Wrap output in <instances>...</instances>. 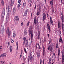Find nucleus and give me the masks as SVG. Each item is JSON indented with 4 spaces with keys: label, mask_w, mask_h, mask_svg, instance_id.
<instances>
[{
    "label": "nucleus",
    "mask_w": 64,
    "mask_h": 64,
    "mask_svg": "<svg viewBox=\"0 0 64 64\" xmlns=\"http://www.w3.org/2000/svg\"><path fill=\"white\" fill-rule=\"evenodd\" d=\"M33 27L32 26H31L29 27V29L28 30L29 34V35H30L31 34V43H33V41L32 40L33 38Z\"/></svg>",
    "instance_id": "nucleus-1"
},
{
    "label": "nucleus",
    "mask_w": 64,
    "mask_h": 64,
    "mask_svg": "<svg viewBox=\"0 0 64 64\" xmlns=\"http://www.w3.org/2000/svg\"><path fill=\"white\" fill-rule=\"evenodd\" d=\"M40 4H41V2H40V4H38L39 7L38 8V11L36 13V15L37 16H38L41 13V6H40Z\"/></svg>",
    "instance_id": "nucleus-2"
},
{
    "label": "nucleus",
    "mask_w": 64,
    "mask_h": 64,
    "mask_svg": "<svg viewBox=\"0 0 64 64\" xmlns=\"http://www.w3.org/2000/svg\"><path fill=\"white\" fill-rule=\"evenodd\" d=\"M62 26H64V15H62L61 17Z\"/></svg>",
    "instance_id": "nucleus-3"
},
{
    "label": "nucleus",
    "mask_w": 64,
    "mask_h": 64,
    "mask_svg": "<svg viewBox=\"0 0 64 64\" xmlns=\"http://www.w3.org/2000/svg\"><path fill=\"white\" fill-rule=\"evenodd\" d=\"M4 32V26L2 25L0 28V34H3Z\"/></svg>",
    "instance_id": "nucleus-4"
},
{
    "label": "nucleus",
    "mask_w": 64,
    "mask_h": 64,
    "mask_svg": "<svg viewBox=\"0 0 64 64\" xmlns=\"http://www.w3.org/2000/svg\"><path fill=\"white\" fill-rule=\"evenodd\" d=\"M5 8H4L1 16V17L3 18H4V15H5Z\"/></svg>",
    "instance_id": "nucleus-5"
},
{
    "label": "nucleus",
    "mask_w": 64,
    "mask_h": 64,
    "mask_svg": "<svg viewBox=\"0 0 64 64\" xmlns=\"http://www.w3.org/2000/svg\"><path fill=\"white\" fill-rule=\"evenodd\" d=\"M64 47L63 48L62 52V62H64Z\"/></svg>",
    "instance_id": "nucleus-6"
},
{
    "label": "nucleus",
    "mask_w": 64,
    "mask_h": 64,
    "mask_svg": "<svg viewBox=\"0 0 64 64\" xmlns=\"http://www.w3.org/2000/svg\"><path fill=\"white\" fill-rule=\"evenodd\" d=\"M7 28L8 29L6 30V33H8V37H9V36H10V35L11 34V32H10L9 31V28L8 27Z\"/></svg>",
    "instance_id": "nucleus-7"
},
{
    "label": "nucleus",
    "mask_w": 64,
    "mask_h": 64,
    "mask_svg": "<svg viewBox=\"0 0 64 64\" xmlns=\"http://www.w3.org/2000/svg\"><path fill=\"white\" fill-rule=\"evenodd\" d=\"M36 54L38 57H40V51L38 50L37 51V52H36Z\"/></svg>",
    "instance_id": "nucleus-8"
},
{
    "label": "nucleus",
    "mask_w": 64,
    "mask_h": 64,
    "mask_svg": "<svg viewBox=\"0 0 64 64\" xmlns=\"http://www.w3.org/2000/svg\"><path fill=\"white\" fill-rule=\"evenodd\" d=\"M38 37L37 39L38 40H40V30H38V32L37 34Z\"/></svg>",
    "instance_id": "nucleus-9"
},
{
    "label": "nucleus",
    "mask_w": 64,
    "mask_h": 64,
    "mask_svg": "<svg viewBox=\"0 0 64 64\" xmlns=\"http://www.w3.org/2000/svg\"><path fill=\"white\" fill-rule=\"evenodd\" d=\"M58 29H60L61 28V22L60 21H58Z\"/></svg>",
    "instance_id": "nucleus-10"
},
{
    "label": "nucleus",
    "mask_w": 64,
    "mask_h": 64,
    "mask_svg": "<svg viewBox=\"0 0 64 64\" xmlns=\"http://www.w3.org/2000/svg\"><path fill=\"white\" fill-rule=\"evenodd\" d=\"M53 0H52L51 1H50V4H51L52 3V9H53Z\"/></svg>",
    "instance_id": "nucleus-11"
},
{
    "label": "nucleus",
    "mask_w": 64,
    "mask_h": 64,
    "mask_svg": "<svg viewBox=\"0 0 64 64\" xmlns=\"http://www.w3.org/2000/svg\"><path fill=\"white\" fill-rule=\"evenodd\" d=\"M47 27L48 29L49 30L50 33V32L51 31V29H50L51 28H50V26L49 24H47Z\"/></svg>",
    "instance_id": "nucleus-12"
},
{
    "label": "nucleus",
    "mask_w": 64,
    "mask_h": 64,
    "mask_svg": "<svg viewBox=\"0 0 64 64\" xmlns=\"http://www.w3.org/2000/svg\"><path fill=\"white\" fill-rule=\"evenodd\" d=\"M36 22H37V19L36 18V17H35L34 18V23L35 25H36Z\"/></svg>",
    "instance_id": "nucleus-13"
},
{
    "label": "nucleus",
    "mask_w": 64,
    "mask_h": 64,
    "mask_svg": "<svg viewBox=\"0 0 64 64\" xmlns=\"http://www.w3.org/2000/svg\"><path fill=\"white\" fill-rule=\"evenodd\" d=\"M29 45L28 44V40H26V41L25 44L26 47H28Z\"/></svg>",
    "instance_id": "nucleus-14"
},
{
    "label": "nucleus",
    "mask_w": 64,
    "mask_h": 64,
    "mask_svg": "<svg viewBox=\"0 0 64 64\" xmlns=\"http://www.w3.org/2000/svg\"><path fill=\"white\" fill-rule=\"evenodd\" d=\"M14 18L15 20L16 21L19 20V18L18 17V16H14Z\"/></svg>",
    "instance_id": "nucleus-15"
},
{
    "label": "nucleus",
    "mask_w": 64,
    "mask_h": 64,
    "mask_svg": "<svg viewBox=\"0 0 64 64\" xmlns=\"http://www.w3.org/2000/svg\"><path fill=\"white\" fill-rule=\"evenodd\" d=\"M58 58H59V56H60V50H58Z\"/></svg>",
    "instance_id": "nucleus-16"
},
{
    "label": "nucleus",
    "mask_w": 64,
    "mask_h": 64,
    "mask_svg": "<svg viewBox=\"0 0 64 64\" xmlns=\"http://www.w3.org/2000/svg\"><path fill=\"white\" fill-rule=\"evenodd\" d=\"M16 9L15 8H13V13L14 15H15V13H16Z\"/></svg>",
    "instance_id": "nucleus-17"
},
{
    "label": "nucleus",
    "mask_w": 64,
    "mask_h": 64,
    "mask_svg": "<svg viewBox=\"0 0 64 64\" xmlns=\"http://www.w3.org/2000/svg\"><path fill=\"white\" fill-rule=\"evenodd\" d=\"M14 1V0H12L11 4H10L11 6H12L13 5Z\"/></svg>",
    "instance_id": "nucleus-18"
},
{
    "label": "nucleus",
    "mask_w": 64,
    "mask_h": 64,
    "mask_svg": "<svg viewBox=\"0 0 64 64\" xmlns=\"http://www.w3.org/2000/svg\"><path fill=\"white\" fill-rule=\"evenodd\" d=\"M51 60H52V59H51V58H50L49 59V60L48 62V64H51Z\"/></svg>",
    "instance_id": "nucleus-19"
},
{
    "label": "nucleus",
    "mask_w": 64,
    "mask_h": 64,
    "mask_svg": "<svg viewBox=\"0 0 64 64\" xmlns=\"http://www.w3.org/2000/svg\"><path fill=\"white\" fill-rule=\"evenodd\" d=\"M24 36H25V35H26V34H27V30H24Z\"/></svg>",
    "instance_id": "nucleus-20"
},
{
    "label": "nucleus",
    "mask_w": 64,
    "mask_h": 64,
    "mask_svg": "<svg viewBox=\"0 0 64 64\" xmlns=\"http://www.w3.org/2000/svg\"><path fill=\"white\" fill-rule=\"evenodd\" d=\"M62 30L64 31V33H63V34L64 36V26H62Z\"/></svg>",
    "instance_id": "nucleus-21"
},
{
    "label": "nucleus",
    "mask_w": 64,
    "mask_h": 64,
    "mask_svg": "<svg viewBox=\"0 0 64 64\" xmlns=\"http://www.w3.org/2000/svg\"><path fill=\"white\" fill-rule=\"evenodd\" d=\"M1 2L2 4V6H4V1H3V0H1Z\"/></svg>",
    "instance_id": "nucleus-22"
},
{
    "label": "nucleus",
    "mask_w": 64,
    "mask_h": 64,
    "mask_svg": "<svg viewBox=\"0 0 64 64\" xmlns=\"http://www.w3.org/2000/svg\"><path fill=\"white\" fill-rule=\"evenodd\" d=\"M46 16H42V19H43V21H45L46 20Z\"/></svg>",
    "instance_id": "nucleus-23"
},
{
    "label": "nucleus",
    "mask_w": 64,
    "mask_h": 64,
    "mask_svg": "<svg viewBox=\"0 0 64 64\" xmlns=\"http://www.w3.org/2000/svg\"><path fill=\"white\" fill-rule=\"evenodd\" d=\"M53 20H50V25H53Z\"/></svg>",
    "instance_id": "nucleus-24"
},
{
    "label": "nucleus",
    "mask_w": 64,
    "mask_h": 64,
    "mask_svg": "<svg viewBox=\"0 0 64 64\" xmlns=\"http://www.w3.org/2000/svg\"><path fill=\"white\" fill-rule=\"evenodd\" d=\"M10 52H12V46H10Z\"/></svg>",
    "instance_id": "nucleus-25"
},
{
    "label": "nucleus",
    "mask_w": 64,
    "mask_h": 64,
    "mask_svg": "<svg viewBox=\"0 0 64 64\" xmlns=\"http://www.w3.org/2000/svg\"><path fill=\"white\" fill-rule=\"evenodd\" d=\"M26 2H25V0H24V2L23 3V6L24 7H25L26 6Z\"/></svg>",
    "instance_id": "nucleus-26"
},
{
    "label": "nucleus",
    "mask_w": 64,
    "mask_h": 64,
    "mask_svg": "<svg viewBox=\"0 0 64 64\" xmlns=\"http://www.w3.org/2000/svg\"><path fill=\"white\" fill-rule=\"evenodd\" d=\"M62 41H63L62 40V38H60V39L59 40V42H60V43H61Z\"/></svg>",
    "instance_id": "nucleus-27"
},
{
    "label": "nucleus",
    "mask_w": 64,
    "mask_h": 64,
    "mask_svg": "<svg viewBox=\"0 0 64 64\" xmlns=\"http://www.w3.org/2000/svg\"><path fill=\"white\" fill-rule=\"evenodd\" d=\"M59 33H60V38H61V31H59L58 32Z\"/></svg>",
    "instance_id": "nucleus-28"
},
{
    "label": "nucleus",
    "mask_w": 64,
    "mask_h": 64,
    "mask_svg": "<svg viewBox=\"0 0 64 64\" xmlns=\"http://www.w3.org/2000/svg\"><path fill=\"white\" fill-rule=\"evenodd\" d=\"M59 46V44L58 43H56V49H58V48H59V47L58 46Z\"/></svg>",
    "instance_id": "nucleus-29"
},
{
    "label": "nucleus",
    "mask_w": 64,
    "mask_h": 64,
    "mask_svg": "<svg viewBox=\"0 0 64 64\" xmlns=\"http://www.w3.org/2000/svg\"><path fill=\"white\" fill-rule=\"evenodd\" d=\"M28 12V9H27V8H26L24 12L27 13Z\"/></svg>",
    "instance_id": "nucleus-30"
},
{
    "label": "nucleus",
    "mask_w": 64,
    "mask_h": 64,
    "mask_svg": "<svg viewBox=\"0 0 64 64\" xmlns=\"http://www.w3.org/2000/svg\"><path fill=\"white\" fill-rule=\"evenodd\" d=\"M8 11L9 13H10L11 12V8H8Z\"/></svg>",
    "instance_id": "nucleus-31"
},
{
    "label": "nucleus",
    "mask_w": 64,
    "mask_h": 64,
    "mask_svg": "<svg viewBox=\"0 0 64 64\" xmlns=\"http://www.w3.org/2000/svg\"><path fill=\"white\" fill-rule=\"evenodd\" d=\"M2 57H4V56H5V57H6V56L5 55V54H3L2 55Z\"/></svg>",
    "instance_id": "nucleus-32"
},
{
    "label": "nucleus",
    "mask_w": 64,
    "mask_h": 64,
    "mask_svg": "<svg viewBox=\"0 0 64 64\" xmlns=\"http://www.w3.org/2000/svg\"><path fill=\"white\" fill-rule=\"evenodd\" d=\"M27 14V13L24 12V16H26Z\"/></svg>",
    "instance_id": "nucleus-33"
},
{
    "label": "nucleus",
    "mask_w": 64,
    "mask_h": 64,
    "mask_svg": "<svg viewBox=\"0 0 64 64\" xmlns=\"http://www.w3.org/2000/svg\"><path fill=\"white\" fill-rule=\"evenodd\" d=\"M1 62L2 64H5V62L4 61H2Z\"/></svg>",
    "instance_id": "nucleus-34"
},
{
    "label": "nucleus",
    "mask_w": 64,
    "mask_h": 64,
    "mask_svg": "<svg viewBox=\"0 0 64 64\" xmlns=\"http://www.w3.org/2000/svg\"><path fill=\"white\" fill-rule=\"evenodd\" d=\"M20 5H21V4L20 3L18 4V8H20Z\"/></svg>",
    "instance_id": "nucleus-35"
},
{
    "label": "nucleus",
    "mask_w": 64,
    "mask_h": 64,
    "mask_svg": "<svg viewBox=\"0 0 64 64\" xmlns=\"http://www.w3.org/2000/svg\"><path fill=\"white\" fill-rule=\"evenodd\" d=\"M30 60H32V56L31 55L30 56Z\"/></svg>",
    "instance_id": "nucleus-36"
},
{
    "label": "nucleus",
    "mask_w": 64,
    "mask_h": 64,
    "mask_svg": "<svg viewBox=\"0 0 64 64\" xmlns=\"http://www.w3.org/2000/svg\"><path fill=\"white\" fill-rule=\"evenodd\" d=\"M15 36H16V34H15V33H14L13 34V37H14H14H15Z\"/></svg>",
    "instance_id": "nucleus-37"
},
{
    "label": "nucleus",
    "mask_w": 64,
    "mask_h": 64,
    "mask_svg": "<svg viewBox=\"0 0 64 64\" xmlns=\"http://www.w3.org/2000/svg\"><path fill=\"white\" fill-rule=\"evenodd\" d=\"M56 56H55V57H54V59H53L52 60V62H53L54 60V61H55V58H56Z\"/></svg>",
    "instance_id": "nucleus-38"
},
{
    "label": "nucleus",
    "mask_w": 64,
    "mask_h": 64,
    "mask_svg": "<svg viewBox=\"0 0 64 64\" xmlns=\"http://www.w3.org/2000/svg\"><path fill=\"white\" fill-rule=\"evenodd\" d=\"M37 45H38V46H39V44H36V49H37Z\"/></svg>",
    "instance_id": "nucleus-39"
},
{
    "label": "nucleus",
    "mask_w": 64,
    "mask_h": 64,
    "mask_svg": "<svg viewBox=\"0 0 64 64\" xmlns=\"http://www.w3.org/2000/svg\"><path fill=\"white\" fill-rule=\"evenodd\" d=\"M29 24H30V22H28L26 24V26H29Z\"/></svg>",
    "instance_id": "nucleus-40"
},
{
    "label": "nucleus",
    "mask_w": 64,
    "mask_h": 64,
    "mask_svg": "<svg viewBox=\"0 0 64 64\" xmlns=\"http://www.w3.org/2000/svg\"><path fill=\"white\" fill-rule=\"evenodd\" d=\"M42 53V56H44V55H45V52H43Z\"/></svg>",
    "instance_id": "nucleus-41"
},
{
    "label": "nucleus",
    "mask_w": 64,
    "mask_h": 64,
    "mask_svg": "<svg viewBox=\"0 0 64 64\" xmlns=\"http://www.w3.org/2000/svg\"><path fill=\"white\" fill-rule=\"evenodd\" d=\"M55 56H55V53H54L52 55V58H53L54 56L55 57Z\"/></svg>",
    "instance_id": "nucleus-42"
},
{
    "label": "nucleus",
    "mask_w": 64,
    "mask_h": 64,
    "mask_svg": "<svg viewBox=\"0 0 64 64\" xmlns=\"http://www.w3.org/2000/svg\"><path fill=\"white\" fill-rule=\"evenodd\" d=\"M23 40H24V41H26V37H24L23 38Z\"/></svg>",
    "instance_id": "nucleus-43"
},
{
    "label": "nucleus",
    "mask_w": 64,
    "mask_h": 64,
    "mask_svg": "<svg viewBox=\"0 0 64 64\" xmlns=\"http://www.w3.org/2000/svg\"><path fill=\"white\" fill-rule=\"evenodd\" d=\"M43 16H46V14H45V13H44L43 14Z\"/></svg>",
    "instance_id": "nucleus-44"
},
{
    "label": "nucleus",
    "mask_w": 64,
    "mask_h": 64,
    "mask_svg": "<svg viewBox=\"0 0 64 64\" xmlns=\"http://www.w3.org/2000/svg\"><path fill=\"white\" fill-rule=\"evenodd\" d=\"M24 51L26 53H27V51H26V50L25 48H24Z\"/></svg>",
    "instance_id": "nucleus-45"
},
{
    "label": "nucleus",
    "mask_w": 64,
    "mask_h": 64,
    "mask_svg": "<svg viewBox=\"0 0 64 64\" xmlns=\"http://www.w3.org/2000/svg\"><path fill=\"white\" fill-rule=\"evenodd\" d=\"M52 19H53V18H52V17H51V16H50V20H52Z\"/></svg>",
    "instance_id": "nucleus-46"
},
{
    "label": "nucleus",
    "mask_w": 64,
    "mask_h": 64,
    "mask_svg": "<svg viewBox=\"0 0 64 64\" xmlns=\"http://www.w3.org/2000/svg\"><path fill=\"white\" fill-rule=\"evenodd\" d=\"M21 0H19L18 2V3H20L21 2Z\"/></svg>",
    "instance_id": "nucleus-47"
},
{
    "label": "nucleus",
    "mask_w": 64,
    "mask_h": 64,
    "mask_svg": "<svg viewBox=\"0 0 64 64\" xmlns=\"http://www.w3.org/2000/svg\"><path fill=\"white\" fill-rule=\"evenodd\" d=\"M40 64H42V60H41V59H40Z\"/></svg>",
    "instance_id": "nucleus-48"
},
{
    "label": "nucleus",
    "mask_w": 64,
    "mask_h": 64,
    "mask_svg": "<svg viewBox=\"0 0 64 64\" xmlns=\"http://www.w3.org/2000/svg\"><path fill=\"white\" fill-rule=\"evenodd\" d=\"M52 41V39H51V38H50V40H49L50 42H51Z\"/></svg>",
    "instance_id": "nucleus-49"
},
{
    "label": "nucleus",
    "mask_w": 64,
    "mask_h": 64,
    "mask_svg": "<svg viewBox=\"0 0 64 64\" xmlns=\"http://www.w3.org/2000/svg\"><path fill=\"white\" fill-rule=\"evenodd\" d=\"M28 5L29 6H30V7L31 6V3H30L28 4Z\"/></svg>",
    "instance_id": "nucleus-50"
},
{
    "label": "nucleus",
    "mask_w": 64,
    "mask_h": 64,
    "mask_svg": "<svg viewBox=\"0 0 64 64\" xmlns=\"http://www.w3.org/2000/svg\"><path fill=\"white\" fill-rule=\"evenodd\" d=\"M25 41H23V43H22V45H24V44H25Z\"/></svg>",
    "instance_id": "nucleus-51"
},
{
    "label": "nucleus",
    "mask_w": 64,
    "mask_h": 64,
    "mask_svg": "<svg viewBox=\"0 0 64 64\" xmlns=\"http://www.w3.org/2000/svg\"><path fill=\"white\" fill-rule=\"evenodd\" d=\"M45 48H43V52H45Z\"/></svg>",
    "instance_id": "nucleus-52"
},
{
    "label": "nucleus",
    "mask_w": 64,
    "mask_h": 64,
    "mask_svg": "<svg viewBox=\"0 0 64 64\" xmlns=\"http://www.w3.org/2000/svg\"><path fill=\"white\" fill-rule=\"evenodd\" d=\"M11 42L12 43H13L14 42V40H11Z\"/></svg>",
    "instance_id": "nucleus-53"
},
{
    "label": "nucleus",
    "mask_w": 64,
    "mask_h": 64,
    "mask_svg": "<svg viewBox=\"0 0 64 64\" xmlns=\"http://www.w3.org/2000/svg\"><path fill=\"white\" fill-rule=\"evenodd\" d=\"M16 44L17 46H18V42L17 41L16 42Z\"/></svg>",
    "instance_id": "nucleus-54"
},
{
    "label": "nucleus",
    "mask_w": 64,
    "mask_h": 64,
    "mask_svg": "<svg viewBox=\"0 0 64 64\" xmlns=\"http://www.w3.org/2000/svg\"><path fill=\"white\" fill-rule=\"evenodd\" d=\"M38 49H40H40H41V47H40V45L39 46H38Z\"/></svg>",
    "instance_id": "nucleus-55"
},
{
    "label": "nucleus",
    "mask_w": 64,
    "mask_h": 64,
    "mask_svg": "<svg viewBox=\"0 0 64 64\" xmlns=\"http://www.w3.org/2000/svg\"><path fill=\"white\" fill-rule=\"evenodd\" d=\"M39 27L38 26H37V30H39Z\"/></svg>",
    "instance_id": "nucleus-56"
},
{
    "label": "nucleus",
    "mask_w": 64,
    "mask_h": 64,
    "mask_svg": "<svg viewBox=\"0 0 64 64\" xmlns=\"http://www.w3.org/2000/svg\"><path fill=\"white\" fill-rule=\"evenodd\" d=\"M8 46H10V42H8Z\"/></svg>",
    "instance_id": "nucleus-57"
},
{
    "label": "nucleus",
    "mask_w": 64,
    "mask_h": 64,
    "mask_svg": "<svg viewBox=\"0 0 64 64\" xmlns=\"http://www.w3.org/2000/svg\"><path fill=\"white\" fill-rule=\"evenodd\" d=\"M52 13H54V10H52Z\"/></svg>",
    "instance_id": "nucleus-58"
},
{
    "label": "nucleus",
    "mask_w": 64,
    "mask_h": 64,
    "mask_svg": "<svg viewBox=\"0 0 64 64\" xmlns=\"http://www.w3.org/2000/svg\"><path fill=\"white\" fill-rule=\"evenodd\" d=\"M44 42H46V38L44 39Z\"/></svg>",
    "instance_id": "nucleus-59"
},
{
    "label": "nucleus",
    "mask_w": 64,
    "mask_h": 64,
    "mask_svg": "<svg viewBox=\"0 0 64 64\" xmlns=\"http://www.w3.org/2000/svg\"><path fill=\"white\" fill-rule=\"evenodd\" d=\"M23 59L24 60V61H25V60H26V58H24V57L23 58Z\"/></svg>",
    "instance_id": "nucleus-60"
},
{
    "label": "nucleus",
    "mask_w": 64,
    "mask_h": 64,
    "mask_svg": "<svg viewBox=\"0 0 64 64\" xmlns=\"http://www.w3.org/2000/svg\"><path fill=\"white\" fill-rule=\"evenodd\" d=\"M18 46H17V48H16L17 51V50H18Z\"/></svg>",
    "instance_id": "nucleus-61"
},
{
    "label": "nucleus",
    "mask_w": 64,
    "mask_h": 64,
    "mask_svg": "<svg viewBox=\"0 0 64 64\" xmlns=\"http://www.w3.org/2000/svg\"><path fill=\"white\" fill-rule=\"evenodd\" d=\"M50 51L51 52H52V48H50Z\"/></svg>",
    "instance_id": "nucleus-62"
},
{
    "label": "nucleus",
    "mask_w": 64,
    "mask_h": 64,
    "mask_svg": "<svg viewBox=\"0 0 64 64\" xmlns=\"http://www.w3.org/2000/svg\"><path fill=\"white\" fill-rule=\"evenodd\" d=\"M22 54H21L20 56V58H21L22 57Z\"/></svg>",
    "instance_id": "nucleus-63"
},
{
    "label": "nucleus",
    "mask_w": 64,
    "mask_h": 64,
    "mask_svg": "<svg viewBox=\"0 0 64 64\" xmlns=\"http://www.w3.org/2000/svg\"><path fill=\"white\" fill-rule=\"evenodd\" d=\"M40 42H42V39L40 38Z\"/></svg>",
    "instance_id": "nucleus-64"
}]
</instances>
